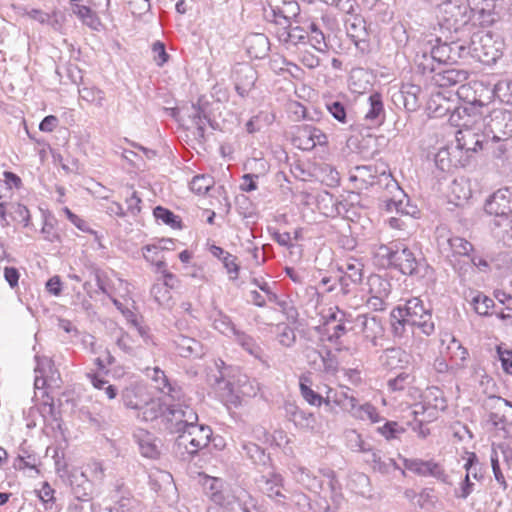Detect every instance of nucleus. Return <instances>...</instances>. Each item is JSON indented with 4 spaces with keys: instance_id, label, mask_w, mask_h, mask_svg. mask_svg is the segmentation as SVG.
<instances>
[{
    "instance_id": "nucleus-1",
    "label": "nucleus",
    "mask_w": 512,
    "mask_h": 512,
    "mask_svg": "<svg viewBox=\"0 0 512 512\" xmlns=\"http://www.w3.org/2000/svg\"><path fill=\"white\" fill-rule=\"evenodd\" d=\"M439 21L442 28L454 33H463L467 37L473 32L471 23V9L468 0H446L439 6Z\"/></svg>"
},
{
    "instance_id": "nucleus-2",
    "label": "nucleus",
    "mask_w": 512,
    "mask_h": 512,
    "mask_svg": "<svg viewBox=\"0 0 512 512\" xmlns=\"http://www.w3.org/2000/svg\"><path fill=\"white\" fill-rule=\"evenodd\" d=\"M469 44L470 57L485 65L495 64L505 50L503 38L491 32L473 31L469 36Z\"/></svg>"
},
{
    "instance_id": "nucleus-3",
    "label": "nucleus",
    "mask_w": 512,
    "mask_h": 512,
    "mask_svg": "<svg viewBox=\"0 0 512 512\" xmlns=\"http://www.w3.org/2000/svg\"><path fill=\"white\" fill-rule=\"evenodd\" d=\"M212 436V430L204 424H197L177 436L175 446L183 460L192 459L199 450L205 448Z\"/></svg>"
},
{
    "instance_id": "nucleus-4",
    "label": "nucleus",
    "mask_w": 512,
    "mask_h": 512,
    "mask_svg": "<svg viewBox=\"0 0 512 512\" xmlns=\"http://www.w3.org/2000/svg\"><path fill=\"white\" fill-rule=\"evenodd\" d=\"M484 134L495 142H504L512 137V112L496 108L483 118Z\"/></svg>"
},
{
    "instance_id": "nucleus-5",
    "label": "nucleus",
    "mask_w": 512,
    "mask_h": 512,
    "mask_svg": "<svg viewBox=\"0 0 512 512\" xmlns=\"http://www.w3.org/2000/svg\"><path fill=\"white\" fill-rule=\"evenodd\" d=\"M501 0H468L472 28L488 27L502 17Z\"/></svg>"
},
{
    "instance_id": "nucleus-6",
    "label": "nucleus",
    "mask_w": 512,
    "mask_h": 512,
    "mask_svg": "<svg viewBox=\"0 0 512 512\" xmlns=\"http://www.w3.org/2000/svg\"><path fill=\"white\" fill-rule=\"evenodd\" d=\"M434 47V54L438 57V65L456 64L459 60L470 57L469 41L464 39H453L450 42H442L437 38V45Z\"/></svg>"
},
{
    "instance_id": "nucleus-7",
    "label": "nucleus",
    "mask_w": 512,
    "mask_h": 512,
    "mask_svg": "<svg viewBox=\"0 0 512 512\" xmlns=\"http://www.w3.org/2000/svg\"><path fill=\"white\" fill-rule=\"evenodd\" d=\"M390 268L398 270L404 275L424 276L421 271L426 268V263L424 258H417L411 249L400 243V248H397Z\"/></svg>"
},
{
    "instance_id": "nucleus-8",
    "label": "nucleus",
    "mask_w": 512,
    "mask_h": 512,
    "mask_svg": "<svg viewBox=\"0 0 512 512\" xmlns=\"http://www.w3.org/2000/svg\"><path fill=\"white\" fill-rule=\"evenodd\" d=\"M406 321L410 322L411 327L417 326L427 336L434 332L435 326L432 321V315L429 310L424 308L423 302L418 298L409 299L405 304Z\"/></svg>"
},
{
    "instance_id": "nucleus-9",
    "label": "nucleus",
    "mask_w": 512,
    "mask_h": 512,
    "mask_svg": "<svg viewBox=\"0 0 512 512\" xmlns=\"http://www.w3.org/2000/svg\"><path fill=\"white\" fill-rule=\"evenodd\" d=\"M261 476L256 480L259 489L276 503L283 505L286 495L283 493V477L273 467L261 470Z\"/></svg>"
},
{
    "instance_id": "nucleus-10",
    "label": "nucleus",
    "mask_w": 512,
    "mask_h": 512,
    "mask_svg": "<svg viewBox=\"0 0 512 512\" xmlns=\"http://www.w3.org/2000/svg\"><path fill=\"white\" fill-rule=\"evenodd\" d=\"M485 211L490 215L507 216L512 213V187H502L485 201Z\"/></svg>"
},
{
    "instance_id": "nucleus-11",
    "label": "nucleus",
    "mask_w": 512,
    "mask_h": 512,
    "mask_svg": "<svg viewBox=\"0 0 512 512\" xmlns=\"http://www.w3.org/2000/svg\"><path fill=\"white\" fill-rule=\"evenodd\" d=\"M258 79L257 71L247 63H238L233 70L234 86L237 94L245 98L249 95Z\"/></svg>"
},
{
    "instance_id": "nucleus-12",
    "label": "nucleus",
    "mask_w": 512,
    "mask_h": 512,
    "mask_svg": "<svg viewBox=\"0 0 512 512\" xmlns=\"http://www.w3.org/2000/svg\"><path fill=\"white\" fill-rule=\"evenodd\" d=\"M326 135L318 128L308 124L297 126L293 143L301 150L310 151L316 145L326 143Z\"/></svg>"
},
{
    "instance_id": "nucleus-13",
    "label": "nucleus",
    "mask_w": 512,
    "mask_h": 512,
    "mask_svg": "<svg viewBox=\"0 0 512 512\" xmlns=\"http://www.w3.org/2000/svg\"><path fill=\"white\" fill-rule=\"evenodd\" d=\"M483 407L488 412V422H490L495 429H504V426L509 423L508 415L505 412V403L502 402V397H488L485 400Z\"/></svg>"
},
{
    "instance_id": "nucleus-14",
    "label": "nucleus",
    "mask_w": 512,
    "mask_h": 512,
    "mask_svg": "<svg viewBox=\"0 0 512 512\" xmlns=\"http://www.w3.org/2000/svg\"><path fill=\"white\" fill-rule=\"evenodd\" d=\"M368 109L364 114V120L371 127H378L385 121L386 113L383 97L379 92H372L367 98Z\"/></svg>"
},
{
    "instance_id": "nucleus-15",
    "label": "nucleus",
    "mask_w": 512,
    "mask_h": 512,
    "mask_svg": "<svg viewBox=\"0 0 512 512\" xmlns=\"http://www.w3.org/2000/svg\"><path fill=\"white\" fill-rule=\"evenodd\" d=\"M404 466L407 470L421 476H432L446 482L447 475L438 463L423 461L420 459H405Z\"/></svg>"
},
{
    "instance_id": "nucleus-16",
    "label": "nucleus",
    "mask_w": 512,
    "mask_h": 512,
    "mask_svg": "<svg viewBox=\"0 0 512 512\" xmlns=\"http://www.w3.org/2000/svg\"><path fill=\"white\" fill-rule=\"evenodd\" d=\"M355 436V447H358L359 451L367 454L365 461L368 464H371L375 471H379L382 474H387L392 468H396V462L394 459L386 458L383 460L378 452L372 451L370 448L366 447V444L361 440L358 434Z\"/></svg>"
},
{
    "instance_id": "nucleus-17",
    "label": "nucleus",
    "mask_w": 512,
    "mask_h": 512,
    "mask_svg": "<svg viewBox=\"0 0 512 512\" xmlns=\"http://www.w3.org/2000/svg\"><path fill=\"white\" fill-rule=\"evenodd\" d=\"M68 483L76 500L87 502L92 499V483L83 472L73 470L68 476Z\"/></svg>"
},
{
    "instance_id": "nucleus-18",
    "label": "nucleus",
    "mask_w": 512,
    "mask_h": 512,
    "mask_svg": "<svg viewBox=\"0 0 512 512\" xmlns=\"http://www.w3.org/2000/svg\"><path fill=\"white\" fill-rule=\"evenodd\" d=\"M468 75V72L464 69H440L439 72H436V75H432V80L439 87H451L464 84Z\"/></svg>"
},
{
    "instance_id": "nucleus-19",
    "label": "nucleus",
    "mask_w": 512,
    "mask_h": 512,
    "mask_svg": "<svg viewBox=\"0 0 512 512\" xmlns=\"http://www.w3.org/2000/svg\"><path fill=\"white\" fill-rule=\"evenodd\" d=\"M173 342L181 357H201L204 354L202 343L195 338L180 334Z\"/></svg>"
},
{
    "instance_id": "nucleus-20",
    "label": "nucleus",
    "mask_w": 512,
    "mask_h": 512,
    "mask_svg": "<svg viewBox=\"0 0 512 512\" xmlns=\"http://www.w3.org/2000/svg\"><path fill=\"white\" fill-rule=\"evenodd\" d=\"M183 412L182 405L175 404L169 405L165 412L162 425L165 430H167L171 434L183 433L185 430V424H183L182 420Z\"/></svg>"
},
{
    "instance_id": "nucleus-21",
    "label": "nucleus",
    "mask_w": 512,
    "mask_h": 512,
    "mask_svg": "<svg viewBox=\"0 0 512 512\" xmlns=\"http://www.w3.org/2000/svg\"><path fill=\"white\" fill-rule=\"evenodd\" d=\"M278 38L286 45L297 46L307 43L308 32L301 26H293L290 21L279 29Z\"/></svg>"
},
{
    "instance_id": "nucleus-22",
    "label": "nucleus",
    "mask_w": 512,
    "mask_h": 512,
    "mask_svg": "<svg viewBox=\"0 0 512 512\" xmlns=\"http://www.w3.org/2000/svg\"><path fill=\"white\" fill-rule=\"evenodd\" d=\"M207 105L208 102L202 103V99L199 98L196 104L191 105L192 112L189 114L192 124L196 127L195 138L200 143L205 142V125L202 118H208Z\"/></svg>"
},
{
    "instance_id": "nucleus-23",
    "label": "nucleus",
    "mask_w": 512,
    "mask_h": 512,
    "mask_svg": "<svg viewBox=\"0 0 512 512\" xmlns=\"http://www.w3.org/2000/svg\"><path fill=\"white\" fill-rule=\"evenodd\" d=\"M356 321L361 325L365 338L374 343L376 338L383 334V326L377 316L362 314L357 317Z\"/></svg>"
},
{
    "instance_id": "nucleus-24",
    "label": "nucleus",
    "mask_w": 512,
    "mask_h": 512,
    "mask_svg": "<svg viewBox=\"0 0 512 512\" xmlns=\"http://www.w3.org/2000/svg\"><path fill=\"white\" fill-rule=\"evenodd\" d=\"M245 43L250 57L262 59L269 51V40L264 34H253L246 39Z\"/></svg>"
},
{
    "instance_id": "nucleus-25",
    "label": "nucleus",
    "mask_w": 512,
    "mask_h": 512,
    "mask_svg": "<svg viewBox=\"0 0 512 512\" xmlns=\"http://www.w3.org/2000/svg\"><path fill=\"white\" fill-rule=\"evenodd\" d=\"M416 72L425 76L428 74L436 75L439 72L440 65H438V57L434 54V47H432L430 54L424 52L417 54L415 57Z\"/></svg>"
},
{
    "instance_id": "nucleus-26",
    "label": "nucleus",
    "mask_w": 512,
    "mask_h": 512,
    "mask_svg": "<svg viewBox=\"0 0 512 512\" xmlns=\"http://www.w3.org/2000/svg\"><path fill=\"white\" fill-rule=\"evenodd\" d=\"M135 438L142 456L150 459H156L159 457L160 450L156 444L155 437L151 433L141 430L137 435H135Z\"/></svg>"
},
{
    "instance_id": "nucleus-27",
    "label": "nucleus",
    "mask_w": 512,
    "mask_h": 512,
    "mask_svg": "<svg viewBox=\"0 0 512 512\" xmlns=\"http://www.w3.org/2000/svg\"><path fill=\"white\" fill-rule=\"evenodd\" d=\"M245 455L257 466L262 467V470L271 468L270 455L265 452L263 448L255 443L248 442L242 445Z\"/></svg>"
},
{
    "instance_id": "nucleus-28",
    "label": "nucleus",
    "mask_w": 512,
    "mask_h": 512,
    "mask_svg": "<svg viewBox=\"0 0 512 512\" xmlns=\"http://www.w3.org/2000/svg\"><path fill=\"white\" fill-rule=\"evenodd\" d=\"M211 254L220 259L227 270L231 280H236L239 275L240 267L237 264V257L225 251L223 248L211 245L209 248Z\"/></svg>"
},
{
    "instance_id": "nucleus-29",
    "label": "nucleus",
    "mask_w": 512,
    "mask_h": 512,
    "mask_svg": "<svg viewBox=\"0 0 512 512\" xmlns=\"http://www.w3.org/2000/svg\"><path fill=\"white\" fill-rule=\"evenodd\" d=\"M213 500L228 512H250L241 497L234 494L215 493Z\"/></svg>"
},
{
    "instance_id": "nucleus-30",
    "label": "nucleus",
    "mask_w": 512,
    "mask_h": 512,
    "mask_svg": "<svg viewBox=\"0 0 512 512\" xmlns=\"http://www.w3.org/2000/svg\"><path fill=\"white\" fill-rule=\"evenodd\" d=\"M363 277L361 265L347 264L344 275L339 278V285L343 294L351 291V285L361 283Z\"/></svg>"
},
{
    "instance_id": "nucleus-31",
    "label": "nucleus",
    "mask_w": 512,
    "mask_h": 512,
    "mask_svg": "<svg viewBox=\"0 0 512 512\" xmlns=\"http://www.w3.org/2000/svg\"><path fill=\"white\" fill-rule=\"evenodd\" d=\"M312 382L309 377L301 376L299 381V388L302 397L307 401L310 405L320 406L322 403L326 405L330 404V395H327L326 398H323L319 393L315 392L311 388Z\"/></svg>"
},
{
    "instance_id": "nucleus-32",
    "label": "nucleus",
    "mask_w": 512,
    "mask_h": 512,
    "mask_svg": "<svg viewBox=\"0 0 512 512\" xmlns=\"http://www.w3.org/2000/svg\"><path fill=\"white\" fill-rule=\"evenodd\" d=\"M208 381L212 387L225 391L227 401L234 405H238L240 403L239 397L234 393L233 384L229 380L225 379L222 371H218V374L209 375Z\"/></svg>"
},
{
    "instance_id": "nucleus-33",
    "label": "nucleus",
    "mask_w": 512,
    "mask_h": 512,
    "mask_svg": "<svg viewBox=\"0 0 512 512\" xmlns=\"http://www.w3.org/2000/svg\"><path fill=\"white\" fill-rule=\"evenodd\" d=\"M410 354L401 348H390L385 351L384 364L389 369L405 368L410 363Z\"/></svg>"
},
{
    "instance_id": "nucleus-34",
    "label": "nucleus",
    "mask_w": 512,
    "mask_h": 512,
    "mask_svg": "<svg viewBox=\"0 0 512 512\" xmlns=\"http://www.w3.org/2000/svg\"><path fill=\"white\" fill-rule=\"evenodd\" d=\"M167 407L168 404L162 402L160 399H156L146 402L144 405L142 404L140 410H142V417L145 421L160 419L162 423Z\"/></svg>"
},
{
    "instance_id": "nucleus-35",
    "label": "nucleus",
    "mask_w": 512,
    "mask_h": 512,
    "mask_svg": "<svg viewBox=\"0 0 512 512\" xmlns=\"http://www.w3.org/2000/svg\"><path fill=\"white\" fill-rule=\"evenodd\" d=\"M147 375L156 383V387L160 391H164L165 388L168 389L167 394L171 396L173 399H179V393L175 387L169 382L167 376L164 371L159 367H154L152 369H147Z\"/></svg>"
},
{
    "instance_id": "nucleus-36",
    "label": "nucleus",
    "mask_w": 512,
    "mask_h": 512,
    "mask_svg": "<svg viewBox=\"0 0 512 512\" xmlns=\"http://www.w3.org/2000/svg\"><path fill=\"white\" fill-rule=\"evenodd\" d=\"M397 248H400V243L397 242H392L389 245H379L374 252V257L377 259L379 265L384 268H390L395 258Z\"/></svg>"
},
{
    "instance_id": "nucleus-37",
    "label": "nucleus",
    "mask_w": 512,
    "mask_h": 512,
    "mask_svg": "<svg viewBox=\"0 0 512 512\" xmlns=\"http://www.w3.org/2000/svg\"><path fill=\"white\" fill-rule=\"evenodd\" d=\"M72 11L78 18H80L83 24L87 25L93 30L98 31L101 26V22L97 14L88 6L73 4Z\"/></svg>"
},
{
    "instance_id": "nucleus-38",
    "label": "nucleus",
    "mask_w": 512,
    "mask_h": 512,
    "mask_svg": "<svg viewBox=\"0 0 512 512\" xmlns=\"http://www.w3.org/2000/svg\"><path fill=\"white\" fill-rule=\"evenodd\" d=\"M369 292L374 296L387 297L390 294L391 285L388 280L380 275H371L367 282Z\"/></svg>"
},
{
    "instance_id": "nucleus-39",
    "label": "nucleus",
    "mask_w": 512,
    "mask_h": 512,
    "mask_svg": "<svg viewBox=\"0 0 512 512\" xmlns=\"http://www.w3.org/2000/svg\"><path fill=\"white\" fill-rule=\"evenodd\" d=\"M484 107H485V105L480 100H475V101L469 103V105H467V106L455 107L453 109V111L451 112V116H450L449 120L452 123H456L457 120L455 118L457 117L458 119H460L462 117V115H467V116H476L477 114L483 115V112L479 111V109H483Z\"/></svg>"
},
{
    "instance_id": "nucleus-40",
    "label": "nucleus",
    "mask_w": 512,
    "mask_h": 512,
    "mask_svg": "<svg viewBox=\"0 0 512 512\" xmlns=\"http://www.w3.org/2000/svg\"><path fill=\"white\" fill-rule=\"evenodd\" d=\"M153 215L157 220L162 221L164 224L174 229H181V219L175 215L171 210L162 206H156L153 210Z\"/></svg>"
},
{
    "instance_id": "nucleus-41",
    "label": "nucleus",
    "mask_w": 512,
    "mask_h": 512,
    "mask_svg": "<svg viewBox=\"0 0 512 512\" xmlns=\"http://www.w3.org/2000/svg\"><path fill=\"white\" fill-rule=\"evenodd\" d=\"M214 186V179L209 175H196L190 182V189L198 195H205Z\"/></svg>"
},
{
    "instance_id": "nucleus-42",
    "label": "nucleus",
    "mask_w": 512,
    "mask_h": 512,
    "mask_svg": "<svg viewBox=\"0 0 512 512\" xmlns=\"http://www.w3.org/2000/svg\"><path fill=\"white\" fill-rule=\"evenodd\" d=\"M420 90V87L417 85H409L406 89L401 91L403 105L407 111H416L419 107L417 94Z\"/></svg>"
},
{
    "instance_id": "nucleus-43",
    "label": "nucleus",
    "mask_w": 512,
    "mask_h": 512,
    "mask_svg": "<svg viewBox=\"0 0 512 512\" xmlns=\"http://www.w3.org/2000/svg\"><path fill=\"white\" fill-rule=\"evenodd\" d=\"M311 34H308L307 43L309 42L311 46L319 52H325L328 49V46L325 42V37L323 32L318 28L315 23H311L310 26Z\"/></svg>"
},
{
    "instance_id": "nucleus-44",
    "label": "nucleus",
    "mask_w": 512,
    "mask_h": 512,
    "mask_svg": "<svg viewBox=\"0 0 512 512\" xmlns=\"http://www.w3.org/2000/svg\"><path fill=\"white\" fill-rule=\"evenodd\" d=\"M316 423L315 415L302 409L297 414L295 420H293L295 427L304 431H313L316 427Z\"/></svg>"
},
{
    "instance_id": "nucleus-45",
    "label": "nucleus",
    "mask_w": 512,
    "mask_h": 512,
    "mask_svg": "<svg viewBox=\"0 0 512 512\" xmlns=\"http://www.w3.org/2000/svg\"><path fill=\"white\" fill-rule=\"evenodd\" d=\"M349 485L355 493L360 495H365L370 491V479L366 474L361 472L352 474Z\"/></svg>"
},
{
    "instance_id": "nucleus-46",
    "label": "nucleus",
    "mask_w": 512,
    "mask_h": 512,
    "mask_svg": "<svg viewBox=\"0 0 512 512\" xmlns=\"http://www.w3.org/2000/svg\"><path fill=\"white\" fill-rule=\"evenodd\" d=\"M448 244L454 254L470 257V252L474 250L473 245L462 237H451Z\"/></svg>"
},
{
    "instance_id": "nucleus-47",
    "label": "nucleus",
    "mask_w": 512,
    "mask_h": 512,
    "mask_svg": "<svg viewBox=\"0 0 512 512\" xmlns=\"http://www.w3.org/2000/svg\"><path fill=\"white\" fill-rule=\"evenodd\" d=\"M234 335L236 336L237 343L243 349H245L249 354L258 357L261 349L250 335L238 330L235 331Z\"/></svg>"
},
{
    "instance_id": "nucleus-48",
    "label": "nucleus",
    "mask_w": 512,
    "mask_h": 512,
    "mask_svg": "<svg viewBox=\"0 0 512 512\" xmlns=\"http://www.w3.org/2000/svg\"><path fill=\"white\" fill-rule=\"evenodd\" d=\"M139 503L131 496H121L120 499L110 507V512H138Z\"/></svg>"
},
{
    "instance_id": "nucleus-49",
    "label": "nucleus",
    "mask_w": 512,
    "mask_h": 512,
    "mask_svg": "<svg viewBox=\"0 0 512 512\" xmlns=\"http://www.w3.org/2000/svg\"><path fill=\"white\" fill-rule=\"evenodd\" d=\"M278 331V341L284 347H292L296 342V334L294 330L285 323L276 326Z\"/></svg>"
},
{
    "instance_id": "nucleus-50",
    "label": "nucleus",
    "mask_w": 512,
    "mask_h": 512,
    "mask_svg": "<svg viewBox=\"0 0 512 512\" xmlns=\"http://www.w3.org/2000/svg\"><path fill=\"white\" fill-rule=\"evenodd\" d=\"M475 312L479 315H488L489 309L494 306V301L486 295L478 293L472 299Z\"/></svg>"
},
{
    "instance_id": "nucleus-51",
    "label": "nucleus",
    "mask_w": 512,
    "mask_h": 512,
    "mask_svg": "<svg viewBox=\"0 0 512 512\" xmlns=\"http://www.w3.org/2000/svg\"><path fill=\"white\" fill-rule=\"evenodd\" d=\"M79 93L83 100L96 103L98 106H102L105 100L104 92L96 87H84Z\"/></svg>"
},
{
    "instance_id": "nucleus-52",
    "label": "nucleus",
    "mask_w": 512,
    "mask_h": 512,
    "mask_svg": "<svg viewBox=\"0 0 512 512\" xmlns=\"http://www.w3.org/2000/svg\"><path fill=\"white\" fill-rule=\"evenodd\" d=\"M464 468L466 469V476H472L476 480L483 478L482 469L480 467L478 457L475 453L472 452L469 454Z\"/></svg>"
},
{
    "instance_id": "nucleus-53",
    "label": "nucleus",
    "mask_w": 512,
    "mask_h": 512,
    "mask_svg": "<svg viewBox=\"0 0 512 512\" xmlns=\"http://www.w3.org/2000/svg\"><path fill=\"white\" fill-rule=\"evenodd\" d=\"M54 489L47 483L44 482L41 489L38 492V496L44 503L47 510H57L55 506Z\"/></svg>"
},
{
    "instance_id": "nucleus-54",
    "label": "nucleus",
    "mask_w": 512,
    "mask_h": 512,
    "mask_svg": "<svg viewBox=\"0 0 512 512\" xmlns=\"http://www.w3.org/2000/svg\"><path fill=\"white\" fill-rule=\"evenodd\" d=\"M391 37L397 47H405L409 41L406 27L402 23H395L391 28Z\"/></svg>"
},
{
    "instance_id": "nucleus-55",
    "label": "nucleus",
    "mask_w": 512,
    "mask_h": 512,
    "mask_svg": "<svg viewBox=\"0 0 512 512\" xmlns=\"http://www.w3.org/2000/svg\"><path fill=\"white\" fill-rule=\"evenodd\" d=\"M121 399L126 408L139 410L142 408V403L138 399L134 388H125L121 393Z\"/></svg>"
},
{
    "instance_id": "nucleus-56",
    "label": "nucleus",
    "mask_w": 512,
    "mask_h": 512,
    "mask_svg": "<svg viewBox=\"0 0 512 512\" xmlns=\"http://www.w3.org/2000/svg\"><path fill=\"white\" fill-rule=\"evenodd\" d=\"M327 110L337 121L347 123V111L345 105L340 101H331L326 104Z\"/></svg>"
},
{
    "instance_id": "nucleus-57",
    "label": "nucleus",
    "mask_w": 512,
    "mask_h": 512,
    "mask_svg": "<svg viewBox=\"0 0 512 512\" xmlns=\"http://www.w3.org/2000/svg\"><path fill=\"white\" fill-rule=\"evenodd\" d=\"M429 408L423 403H416L413 406L412 414L414 415L415 421L419 423V426L422 427L424 422H429L431 419L435 418V409H432V412L429 413L428 417H425V413Z\"/></svg>"
},
{
    "instance_id": "nucleus-58",
    "label": "nucleus",
    "mask_w": 512,
    "mask_h": 512,
    "mask_svg": "<svg viewBox=\"0 0 512 512\" xmlns=\"http://www.w3.org/2000/svg\"><path fill=\"white\" fill-rule=\"evenodd\" d=\"M411 383V376L407 372H401L396 377L388 380V387L392 391H402Z\"/></svg>"
},
{
    "instance_id": "nucleus-59",
    "label": "nucleus",
    "mask_w": 512,
    "mask_h": 512,
    "mask_svg": "<svg viewBox=\"0 0 512 512\" xmlns=\"http://www.w3.org/2000/svg\"><path fill=\"white\" fill-rule=\"evenodd\" d=\"M320 351L313 347H307L305 349V357L307 359L308 365L311 369L315 371H319L321 368V364L323 363V357Z\"/></svg>"
},
{
    "instance_id": "nucleus-60",
    "label": "nucleus",
    "mask_w": 512,
    "mask_h": 512,
    "mask_svg": "<svg viewBox=\"0 0 512 512\" xmlns=\"http://www.w3.org/2000/svg\"><path fill=\"white\" fill-rule=\"evenodd\" d=\"M322 357L323 363L321 364L319 371L334 374L338 369V362L335 355H333L331 350L326 349L325 353L322 354Z\"/></svg>"
},
{
    "instance_id": "nucleus-61",
    "label": "nucleus",
    "mask_w": 512,
    "mask_h": 512,
    "mask_svg": "<svg viewBox=\"0 0 512 512\" xmlns=\"http://www.w3.org/2000/svg\"><path fill=\"white\" fill-rule=\"evenodd\" d=\"M17 460L19 461L18 467L20 469H35L38 464L37 456L35 454L28 453L24 448H21V454L18 455Z\"/></svg>"
},
{
    "instance_id": "nucleus-62",
    "label": "nucleus",
    "mask_w": 512,
    "mask_h": 512,
    "mask_svg": "<svg viewBox=\"0 0 512 512\" xmlns=\"http://www.w3.org/2000/svg\"><path fill=\"white\" fill-rule=\"evenodd\" d=\"M154 53V60L157 66H163L169 59V54L166 52L165 44L161 41H156L152 45Z\"/></svg>"
},
{
    "instance_id": "nucleus-63",
    "label": "nucleus",
    "mask_w": 512,
    "mask_h": 512,
    "mask_svg": "<svg viewBox=\"0 0 512 512\" xmlns=\"http://www.w3.org/2000/svg\"><path fill=\"white\" fill-rule=\"evenodd\" d=\"M378 431L386 438L393 439L396 438L399 433L404 432V429L401 428L397 422L394 421H386V423L378 428Z\"/></svg>"
},
{
    "instance_id": "nucleus-64",
    "label": "nucleus",
    "mask_w": 512,
    "mask_h": 512,
    "mask_svg": "<svg viewBox=\"0 0 512 512\" xmlns=\"http://www.w3.org/2000/svg\"><path fill=\"white\" fill-rule=\"evenodd\" d=\"M131 12L134 16H142L151 9L150 0H131L129 2Z\"/></svg>"
}]
</instances>
